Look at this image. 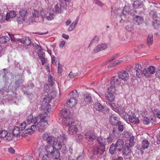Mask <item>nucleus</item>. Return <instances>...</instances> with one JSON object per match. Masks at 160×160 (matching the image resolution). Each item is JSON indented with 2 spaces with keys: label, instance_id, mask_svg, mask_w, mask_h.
<instances>
[{
  "label": "nucleus",
  "instance_id": "58836bf2",
  "mask_svg": "<svg viewBox=\"0 0 160 160\" xmlns=\"http://www.w3.org/2000/svg\"><path fill=\"white\" fill-rule=\"evenodd\" d=\"M7 134V131L5 130H2V128H0V138H6Z\"/></svg>",
  "mask_w": 160,
  "mask_h": 160
},
{
  "label": "nucleus",
  "instance_id": "09e8293b",
  "mask_svg": "<svg viewBox=\"0 0 160 160\" xmlns=\"http://www.w3.org/2000/svg\"><path fill=\"white\" fill-rule=\"evenodd\" d=\"M13 136V134L7 132V134L6 135V139L8 141H10L12 139Z\"/></svg>",
  "mask_w": 160,
  "mask_h": 160
},
{
  "label": "nucleus",
  "instance_id": "de8ad7c7",
  "mask_svg": "<svg viewBox=\"0 0 160 160\" xmlns=\"http://www.w3.org/2000/svg\"><path fill=\"white\" fill-rule=\"evenodd\" d=\"M142 120L143 123L145 125H148L150 123V121L147 117H144Z\"/></svg>",
  "mask_w": 160,
  "mask_h": 160
},
{
  "label": "nucleus",
  "instance_id": "0eeeda50",
  "mask_svg": "<svg viewBox=\"0 0 160 160\" xmlns=\"http://www.w3.org/2000/svg\"><path fill=\"white\" fill-rule=\"evenodd\" d=\"M45 150L48 154L49 155H52V158L54 159L58 158L59 156V153L57 151H56L57 155L54 157V153H55L56 151L53 146L52 145H47L45 147Z\"/></svg>",
  "mask_w": 160,
  "mask_h": 160
},
{
  "label": "nucleus",
  "instance_id": "c756f323",
  "mask_svg": "<svg viewBox=\"0 0 160 160\" xmlns=\"http://www.w3.org/2000/svg\"><path fill=\"white\" fill-rule=\"evenodd\" d=\"M97 142L99 144V146H105V139L102 137H98L97 138Z\"/></svg>",
  "mask_w": 160,
  "mask_h": 160
},
{
  "label": "nucleus",
  "instance_id": "393cba45",
  "mask_svg": "<svg viewBox=\"0 0 160 160\" xmlns=\"http://www.w3.org/2000/svg\"><path fill=\"white\" fill-rule=\"evenodd\" d=\"M78 17H77L76 20L70 25L68 30L69 31H71L75 28L76 26L78 23Z\"/></svg>",
  "mask_w": 160,
  "mask_h": 160
},
{
  "label": "nucleus",
  "instance_id": "dca6fc26",
  "mask_svg": "<svg viewBox=\"0 0 160 160\" xmlns=\"http://www.w3.org/2000/svg\"><path fill=\"white\" fill-rule=\"evenodd\" d=\"M38 116L37 117H35L34 119H33L32 116L30 115L27 117L26 122L28 124H29L31 123L35 124L38 122V120L39 118H38Z\"/></svg>",
  "mask_w": 160,
  "mask_h": 160
},
{
  "label": "nucleus",
  "instance_id": "052dcab7",
  "mask_svg": "<svg viewBox=\"0 0 160 160\" xmlns=\"http://www.w3.org/2000/svg\"><path fill=\"white\" fill-rule=\"evenodd\" d=\"M117 109L120 112L123 113L124 111V108L122 106H118L117 107Z\"/></svg>",
  "mask_w": 160,
  "mask_h": 160
},
{
  "label": "nucleus",
  "instance_id": "13d9d810",
  "mask_svg": "<svg viewBox=\"0 0 160 160\" xmlns=\"http://www.w3.org/2000/svg\"><path fill=\"white\" fill-rule=\"evenodd\" d=\"M78 74L77 73H74L72 72H70L68 75V76L70 78H73L78 75Z\"/></svg>",
  "mask_w": 160,
  "mask_h": 160
},
{
  "label": "nucleus",
  "instance_id": "49530a36",
  "mask_svg": "<svg viewBox=\"0 0 160 160\" xmlns=\"http://www.w3.org/2000/svg\"><path fill=\"white\" fill-rule=\"evenodd\" d=\"M154 114L155 117L160 119V111L159 110L157 109L155 110Z\"/></svg>",
  "mask_w": 160,
  "mask_h": 160
},
{
  "label": "nucleus",
  "instance_id": "3c124183",
  "mask_svg": "<svg viewBox=\"0 0 160 160\" xmlns=\"http://www.w3.org/2000/svg\"><path fill=\"white\" fill-rule=\"evenodd\" d=\"M32 14L33 17V18H38L39 16L38 12L37 10H33L32 12Z\"/></svg>",
  "mask_w": 160,
  "mask_h": 160
},
{
  "label": "nucleus",
  "instance_id": "423d86ee",
  "mask_svg": "<svg viewBox=\"0 0 160 160\" xmlns=\"http://www.w3.org/2000/svg\"><path fill=\"white\" fill-rule=\"evenodd\" d=\"M137 76L140 78L143 75L144 76H148V74L146 71V68L143 69L142 66L139 64H136L135 68Z\"/></svg>",
  "mask_w": 160,
  "mask_h": 160
},
{
  "label": "nucleus",
  "instance_id": "a878e982",
  "mask_svg": "<svg viewBox=\"0 0 160 160\" xmlns=\"http://www.w3.org/2000/svg\"><path fill=\"white\" fill-rule=\"evenodd\" d=\"M84 102L86 104L90 103L91 102L92 98L89 94H86L84 95Z\"/></svg>",
  "mask_w": 160,
  "mask_h": 160
},
{
  "label": "nucleus",
  "instance_id": "9b49d317",
  "mask_svg": "<svg viewBox=\"0 0 160 160\" xmlns=\"http://www.w3.org/2000/svg\"><path fill=\"white\" fill-rule=\"evenodd\" d=\"M96 138V136L93 132H88L86 133L85 139L89 142H93Z\"/></svg>",
  "mask_w": 160,
  "mask_h": 160
},
{
  "label": "nucleus",
  "instance_id": "f03ea898",
  "mask_svg": "<svg viewBox=\"0 0 160 160\" xmlns=\"http://www.w3.org/2000/svg\"><path fill=\"white\" fill-rule=\"evenodd\" d=\"M124 144V142L122 139H118L115 144L112 143L111 145L109 150L110 153L113 155L116 151L120 152L123 148Z\"/></svg>",
  "mask_w": 160,
  "mask_h": 160
},
{
  "label": "nucleus",
  "instance_id": "c03bdc74",
  "mask_svg": "<svg viewBox=\"0 0 160 160\" xmlns=\"http://www.w3.org/2000/svg\"><path fill=\"white\" fill-rule=\"evenodd\" d=\"M118 129L119 132H122L123 131L124 128L123 123L120 121L118 124Z\"/></svg>",
  "mask_w": 160,
  "mask_h": 160
},
{
  "label": "nucleus",
  "instance_id": "864d4df0",
  "mask_svg": "<svg viewBox=\"0 0 160 160\" xmlns=\"http://www.w3.org/2000/svg\"><path fill=\"white\" fill-rule=\"evenodd\" d=\"M24 18H22L21 16L18 17L17 18V21L18 23L22 24L25 20Z\"/></svg>",
  "mask_w": 160,
  "mask_h": 160
},
{
  "label": "nucleus",
  "instance_id": "ddd939ff",
  "mask_svg": "<svg viewBox=\"0 0 160 160\" xmlns=\"http://www.w3.org/2000/svg\"><path fill=\"white\" fill-rule=\"evenodd\" d=\"M107 48V45L105 43H102L98 45L93 50V52L95 53L99 52L100 51L105 50Z\"/></svg>",
  "mask_w": 160,
  "mask_h": 160
},
{
  "label": "nucleus",
  "instance_id": "603ef678",
  "mask_svg": "<svg viewBox=\"0 0 160 160\" xmlns=\"http://www.w3.org/2000/svg\"><path fill=\"white\" fill-rule=\"evenodd\" d=\"M133 29V28L132 24L127 25L126 27V30L128 32H130L132 31Z\"/></svg>",
  "mask_w": 160,
  "mask_h": 160
},
{
  "label": "nucleus",
  "instance_id": "a18cd8bd",
  "mask_svg": "<svg viewBox=\"0 0 160 160\" xmlns=\"http://www.w3.org/2000/svg\"><path fill=\"white\" fill-rule=\"evenodd\" d=\"M48 81L49 84L51 85H52L53 84L54 82V80L52 77L51 76H49L48 77Z\"/></svg>",
  "mask_w": 160,
  "mask_h": 160
},
{
  "label": "nucleus",
  "instance_id": "72a5a7b5",
  "mask_svg": "<svg viewBox=\"0 0 160 160\" xmlns=\"http://www.w3.org/2000/svg\"><path fill=\"white\" fill-rule=\"evenodd\" d=\"M150 17L152 19H155L158 17V15L156 12L154 10L150 11L149 13Z\"/></svg>",
  "mask_w": 160,
  "mask_h": 160
},
{
  "label": "nucleus",
  "instance_id": "c9c22d12",
  "mask_svg": "<svg viewBox=\"0 0 160 160\" xmlns=\"http://www.w3.org/2000/svg\"><path fill=\"white\" fill-rule=\"evenodd\" d=\"M21 42L26 46H29L31 44V41L29 37L26 38L21 41Z\"/></svg>",
  "mask_w": 160,
  "mask_h": 160
},
{
  "label": "nucleus",
  "instance_id": "4468645a",
  "mask_svg": "<svg viewBox=\"0 0 160 160\" xmlns=\"http://www.w3.org/2000/svg\"><path fill=\"white\" fill-rule=\"evenodd\" d=\"M105 146H99V147H97V146H95L93 148V151L95 154H98L100 155H102L105 149Z\"/></svg>",
  "mask_w": 160,
  "mask_h": 160
},
{
  "label": "nucleus",
  "instance_id": "4d7b16f0",
  "mask_svg": "<svg viewBox=\"0 0 160 160\" xmlns=\"http://www.w3.org/2000/svg\"><path fill=\"white\" fill-rule=\"evenodd\" d=\"M99 40V37L98 36H95L91 40L90 44L93 43H95Z\"/></svg>",
  "mask_w": 160,
  "mask_h": 160
},
{
  "label": "nucleus",
  "instance_id": "f257e3e1",
  "mask_svg": "<svg viewBox=\"0 0 160 160\" xmlns=\"http://www.w3.org/2000/svg\"><path fill=\"white\" fill-rule=\"evenodd\" d=\"M59 115L62 118V123L65 126L69 125L74 123L72 119L69 117L70 112L65 109L62 110L60 112Z\"/></svg>",
  "mask_w": 160,
  "mask_h": 160
},
{
  "label": "nucleus",
  "instance_id": "f8f14e48",
  "mask_svg": "<svg viewBox=\"0 0 160 160\" xmlns=\"http://www.w3.org/2000/svg\"><path fill=\"white\" fill-rule=\"evenodd\" d=\"M118 76L121 79L124 81H127L129 79V75L127 72L122 71L118 73Z\"/></svg>",
  "mask_w": 160,
  "mask_h": 160
},
{
  "label": "nucleus",
  "instance_id": "680f3d73",
  "mask_svg": "<svg viewBox=\"0 0 160 160\" xmlns=\"http://www.w3.org/2000/svg\"><path fill=\"white\" fill-rule=\"evenodd\" d=\"M26 122H24L21 124V129L20 130L21 131H22L25 128L26 126Z\"/></svg>",
  "mask_w": 160,
  "mask_h": 160
},
{
  "label": "nucleus",
  "instance_id": "6e6d98bb",
  "mask_svg": "<svg viewBox=\"0 0 160 160\" xmlns=\"http://www.w3.org/2000/svg\"><path fill=\"white\" fill-rule=\"evenodd\" d=\"M6 16L2 14H0V23L6 20Z\"/></svg>",
  "mask_w": 160,
  "mask_h": 160
},
{
  "label": "nucleus",
  "instance_id": "4c0bfd02",
  "mask_svg": "<svg viewBox=\"0 0 160 160\" xmlns=\"http://www.w3.org/2000/svg\"><path fill=\"white\" fill-rule=\"evenodd\" d=\"M153 36L152 34H149L147 39V42L148 46L151 45L153 43Z\"/></svg>",
  "mask_w": 160,
  "mask_h": 160
},
{
  "label": "nucleus",
  "instance_id": "ea45409f",
  "mask_svg": "<svg viewBox=\"0 0 160 160\" xmlns=\"http://www.w3.org/2000/svg\"><path fill=\"white\" fill-rule=\"evenodd\" d=\"M62 2H61V4H57L55 7V10L56 12L59 13L62 11L61 4H62Z\"/></svg>",
  "mask_w": 160,
  "mask_h": 160
},
{
  "label": "nucleus",
  "instance_id": "2f4dec72",
  "mask_svg": "<svg viewBox=\"0 0 160 160\" xmlns=\"http://www.w3.org/2000/svg\"><path fill=\"white\" fill-rule=\"evenodd\" d=\"M149 142L148 140L145 139L143 140L142 142V148L143 149H144L147 148L149 146Z\"/></svg>",
  "mask_w": 160,
  "mask_h": 160
},
{
  "label": "nucleus",
  "instance_id": "79ce46f5",
  "mask_svg": "<svg viewBox=\"0 0 160 160\" xmlns=\"http://www.w3.org/2000/svg\"><path fill=\"white\" fill-rule=\"evenodd\" d=\"M107 104L111 107L113 110L117 109V107L113 101L109 102L107 103Z\"/></svg>",
  "mask_w": 160,
  "mask_h": 160
},
{
  "label": "nucleus",
  "instance_id": "e2e57ef3",
  "mask_svg": "<svg viewBox=\"0 0 160 160\" xmlns=\"http://www.w3.org/2000/svg\"><path fill=\"white\" fill-rule=\"evenodd\" d=\"M122 61V60H118L117 62H113L112 65H111L110 67H114L116 65H118L119 64L121 63Z\"/></svg>",
  "mask_w": 160,
  "mask_h": 160
},
{
  "label": "nucleus",
  "instance_id": "4be33fe9",
  "mask_svg": "<svg viewBox=\"0 0 160 160\" xmlns=\"http://www.w3.org/2000/svg\"><path fill=\"white\" fill-rule=\"evenodd\" d=\"M58 140V138H55L53 136H50L47 139L46 142L48 143H49V145H52L54 143H55V141Z\"/></svg>",
  "mask_w": 160,
  "mask_h": 160
},
{
  "label": "nucleus",
  "instance_id": "1a4fd4ad",
  "mask_svg": "<svg viewBox=\"0 0 160 160\" xmlns=\"http://www.w3.org/2000/svg\"><path fill=\"white\" fill-rule=\"evenodd\" d=\"M96 110L100 112H102L105 114L108 113L109 112L108 108H104L103 106L99 102H95L93 106Z\"/></svg>",
  "mask_w": 160,
  "mask_h": 160
},
{
  "label": "nucleus",
  "instance_id": "bf43d9fd",
  "mask_svg": "<svg viewBox=\"0 0 160 160\" xmlns=\"http://www.w3.org/2000/svg\"><path fill=\"white\" fill-rule=\"evenodd\" d=\"M119 55V54L118 53H117L114 55L110 57L109 58V59L108 60L109 61V62H111L112 61L115 59L116 58L118 57Z\"/></svg>",
  "mask_w": 160,
  "mask_h": 160
},
{
  "label": "nucleus",
  "instance_id": "6ab92c4d",
  "mask_svg": "<svg viewBox=\"0 0 160 160\" xmlns=\"http://www.w3.org/2000/svg\"><path fill=\"white\" fill-rule=\"evenodd\" d=\"M121 79L119 77H114L112 81H111V86H113L115 88L114 85H118L120 83Z\"/></svg>",
  "mask_w": 160,
  "mask_h": 160
},
{
  "label": "nucleus",
  "instance_id": "37998d69",
  "mask_svg": "<svg viewBox=\"0 0 160 160\" xmlns=\"http://www.w3.org/2000/svg\"><path fill=\"white\" fill-rule=\"evenodd\" d=\"M127 149L128 150H126V149H124L122 151L123 154L125 156L129 155L131 152V149L129 148H128V147H127Z\"/></svg>",
  "mask_w": 160,
  "mask_h": 160
},
{
  "label": "nucleus",
  "instance_id": "8fccbe9b",
  "mask_svg": "<svg viewBox=\"0 0 160 160\" xmlns=\"http://www.w3.org/2000/svg\"><path fill=\"white\" fill-rule=\"evenodd\" d=\"M140 5V2L138 1H135L133 2V7L135 9L137 8Z\"/></svg>",
  "mask_w": 160,
  "mask_h": 160
},
{
  "label": "nucleus",
  "instance_id": "5fc2aeb1",
  "mask_svg": "<svg viewBox=\"0 0 160 160\" xmlns=\"http://www.w3.org/2000/svg\"><path fill=\"white\" fill-rule=\"evenodd\" d=\"M128 15V12H125L124 11H123L121 16L122 17L121 20L123 19V17L124 18H127V17Z\"/></svg>",
  "mask_w": 160,
  "mask_h": 160
},
{
  "label": "nucleus",
  "instance_id": "338daca9",
  "mask_svg": "<svg viewBox=\"0 0 160 160\" xmlns=\"http://www.w3.org/2000/svg\"><path fill=\"white\" fill-rule=\"evenodd\" d=\"M95 3L98 6L102 7L103 6V3H102L99 0H94Z\"/></svg>",
  "mask_w": 160,
  "mask_h": 160
},
{
  "label": "nucleus",
  "instance_id": "7c9ffc66",
  "mask_svg": "<svg viewBox=\"0 0 160 160\" xmlns=\"http://www.w3.org/2000/svg\"><path fill=\"white\" fill-rule=\"evenodd\" d=\"M20 131H21L18 126H16L14 127L13 130V134L14 135L16 136L18 135L20 136Z\"/></svg>",
  "mask_w": 160,
  "mask_h": 160
},
{
  "label": "nucleus",
  "instance_id": "aec40b11",
  "mask_svg": "<svg viewBox=\"0 0 160 160\" xmlns=\"http://www.w3.org/2000/svg\"><path fill=\"white\" fill-rule=\"evenodd\" d=\"M119 132L117 128L114 127L113 128L112 133L111 135L113 138H117L121 135Z\"/></svg>",
  "mask_w": 160,
  "mask_h": 160
},
{
  "label": "nucleus",
  "instance_id": "0e129e2a",
  "mask_svg": "<svg viewBox=\"0 0 160 160\" xmlns=\"http://www.w3.org/2000/svg\"><path fill=\"white\" fill-rule=\"evenodd\" d=\"M62 65L59 63L58 64V73L59 74H61L62 72Z\"/></svg>",
  "mask_w": 160,
  "mask_h": 160
},
{
  "label": "nucleus",
  "instance_id": "f704fd0d",
  "mask_svg": "<svg viewBox=\"0 0 160 160\" xmlns=\"http://www.w3.org/2000/svg\"><path fill=\"white\" fill-rule=\"evenodd\" d=\"M152 26L155 29H158L160 27V21L156 20L153 21Z\"/></svg>",
  "mask_w": 160,
  "mask_h": 160
},
{
  "label": "nucleus",
  "instance_id": "a19ab883",
  "mask_svg": "<svg viewBox=\"0 0 160 160\" xmlns=\"http://www.w3.org/2000/svg\"><path fill=\"white\" fill-rule=\"evenodd\" d=\"M134 137L133 136H131L129 138V145L130 147H132L134 144Z\"/></svg>",
  "mask_w": 160,
  "mask_h": 160
},
{
  "label": "nucleus",
  "instance_id": "c85d7f7f",
  "mask_svg": "<svg viewBox=\"0 0 160 160\" xmlns=\"http://www.w3.org/2000/svg\"><path fill=\"white\" fill-rule=\"evenodd\" d=\"M19 15L22 18H24L25 19L26 18L28 13L26 9H21L19 11Z\"/></svg>",
  "mask_w": 160,
  "mask_h": 160
},
{
  "label": "nucleus",
  "instance_id": "e433bc0d",
  "mask_svg": "<svg viewBox=\"0 0 160 160\" xmlns=\"http://www.w3.org/2000/svg\"><path fill=\"white\" fill-rule=\"evenodd\" d=\"M10 37H2L0 38V43L3 44L8 42L9 40Z\"/></svg>",
  "mask_w": 160,
  "mask_h": 160
},
{
  "label": "nucleus",
  "instance_id": "f3484780",
  "mask_svg": "<svg viewBox=\"0 0 160 160\" xmlns=\"http://www.w3.org/2000/svg\"><path fill=\"white\" fill-rule=\"evenodd\" d=\"M109 122L110 123L113 125L116 126L120 122L119 118L114 115H112L110 118Z\"/></svg>",
  "mask_w": 160,
  "mask_h": 160
},
{
  "label": "nucleus",
  "instance_id": "774afa93",
  "mask_svg": "<svg viewBox=\"0 0 160 160\" xmlns=\"http://www.w3.org/2000/svg\"><path fill=\"white\" fill-rule=\"evenodd\" d=\"M113 137H112V135L110 134L109 137H108L107 138V141L109 143H111L113 139H112V138Z\"/></svg>",
  "mask_w": 160,
  "mask_h": 160
},
{
  "label": "nucleus",
  "instance_id": "39448f33",
  "mask_svg": "<svg viewBox=\"0 0 160 160\" xmlns=\"http://www.w3.org/2000/svg\"><path fill=\"white\" fill-rule=\"evenodd\" d=\"M115 88L113 86L108 88L107 91L105 94V98L107 100L106 103L113 101L115 98V97L112 93L115 92Z\"/></svg>",
  "mask_w": 160,
  "mask_h": 160
},
{
  "label": "nucleus",
  "instance_id": "bb28decb",
  "mask_svg": "<svg viewBox=\"0 0 160 160\" xmlns=\"http://www.w3.org/2000/svg\"><path fill=\"white\" fill-rule=\"evenodd\" d=\"M16 16V14L15 11H10L9 13L7 14L6 20L8 21L10 18H13Z\"/></svg>",
  "mask_w": 160,
  "mask_h": 160
},
{
  "label": "nucleus",
  "instance_id": "473e14b6",
  "mask_svg": "<svg viewBox=\"0 0 160 160\" xmlns=\"http://www.w3.org/2000/svg\"><path fill=\"white\" fill-rule=\"evenodd\" d=\"M71 97L70 98H73L76 99L78 96V94L77 90H75L72 91L70 94Z\"/></svg>",
  "mask_w": 160,
  "mask_h": 160
},
{
  "label": "nucleus",
  "instance_id": "5701e85b",
  "mask_svg": "<svg viewBox=\"0 0 160 160\" xmlns=\"http://www.w3.org/2000/svg\"><path fill=\"white\" fill-rule=\"evenodd\" d=\"M38 56L39 57V59L41 60L42 64L44 65V64L46 62V59L45 58V53L43 52H40L38 53Z\"/></svg>",
  "mask_w": 160,
  "mask_h": 160
},
{
  "label": "nucleus",
  "instance_id": "7ed1b4c3",
  "mask_svg": "<svg viewBox=\"0 0 160 160\" xmlns=\"http://www.w3.org/2000/svg\"><path fill=\"white\" fill-rule=\"evenodd\" d=\"M38 118H39L40 121L39 123H38V130L39 132H42L46 128L48 124L47 122L48 118L45 115H44L42 113L40 114Z\"/></svg>",
  "mask_w": 160,
  "mask_h": 160
},
{
  "label": "nucleus",
  "instance_id": "b1692460",
  "mask_svg": "<svg viewBox=\"0 0 160 160\" xmlns=\"http://www.w3.org/2000/svg\"><path fill=\"white\" fill-rule=\"evenodd\" d=\"M146 71L147 72L148 74L149 75L148 76H145L148 78L150 76V74H153L155 72V68L152 66H149L147 69L146 68Z\"/></svg>",
  "mask_w": 160,
  "mask_h": 160
},
{
  "label": "nucleus",
  "instance_id": "412c9836",
  "mask_svg": "<svg viewBox=\"0 0 160 160\" xmlns=\"http://www.w3.org/2000/svg\"><path fill=\"white\" fill-rule=\"evenodd\" d=\"M51 95L50 94L46 95H42L41 96V98L43 100L42 101L43 102H44L46 104L49 103L51 99Z\"/></svg>",
  "mask_w": 160,
  "mask_h": 160
},
{
  "label": "nucleus",
  "instance_id": "2eb2a0df",
  "mask_svg": "<svg viewBox=\"0 0 160 160\" xmlns=\"http://www.w3.org/2000/svg\"><path fill=\"white\" fill-rule=\"evenodd\" d=\"M77 99L70 98L66 103V105L67 107L71 108L75 106L77 103Z\"/></svg>",
  "mask_w": 160,
  "mask_h": 160
},
{
  "label": "nucleus",
  "instance_id": "69168bd1",
  "mask_svg": "<svg viewBox=\"0 0 160 160\" xmlns=\"http://www.w3.org/2000/svg\"><path fill=\"white\" fill-rule=\"evenodd\" d=\"M38 126V124H35L32 125L31 127L30 130H32V131H34L35 130L38 128V127H37Z\"/></svg>",
  "mask_w": 160,
  "mask_h": 160
},
{
  "label": "nucleus",
  "instance_id": "6e6552de",
  "mask_svg": "<svg viewBox=\"0 0 160 160\" xmlns=\"http://www.w3.org/2000/svg\"><path fill=\"white\" fill-rule=\"evenodd\" d=\"M40 15L43 18H46L47 20L51 21L54 19V15L52 13H51L46 10L42 11L40 12Z\"/></svg>",
  "mask_w": 160,
  "mask_h": 160
},
{
  "label": "nucleus",
  "instance_id": "cd10ccee",
  "mask_svg": "<svg viewBox=\"0 0 160 160\" xmlns=\"http://www.w3.org/2000/svg\"><path fill=\"white\" fill-rule=\"evenodd\" d=\"M129 120L130 122L134 124L138 123L139 122L138 118L134 116L133 115L132 116H130Z\"/></svg>",
  "mask_w": 160,
  "mask_h": 160
},
{
  "label": "nucleus",
  "instance_id": "a211bd4d",
  "mask_svg": "<svg viewBox=\"0 0 160 160\" xmlns=\"http://www.w3.org/2000/svg\"><path fill=\"white\" fill-rule=\"evenodd\" d=\"M143 18L140 16H136L133 18L134 23L136 25H139L142 24L143 21Z\"/></svg>",
  "mask_w": 160,
  "mask_h": 160
},
{
  "label": "nucleus",
  "instance_id": "20e7f679",
  "mask_svg": "<svg viewBox=\"0 0 160 160\" xmlns=\"http://www.w3.org/2000/svg\"><path fill=\"white\" fill-rule=\"evenodd\" d=\"M58 140L55 141V142L52 145L55 149L56 151L62 148V143L64 144L67 140V136L63 134L58 137Z\"/></svg>",
  "mask_w": 160,
  "mask_h": 160
},
{
  "label": "nucleus",
  "instance_id": "9d476101",
  "mask_svg": "<svg viewBox=\"0 0 160 160\" xmlns=\"http://www.w3.org/2000/svg\"><path fill=\"white\" fill-rule=\"evenodd\" d=\"M70 124L69 125L66 126H68V133L69 134L71 135H73L76 134L78 131V129L77 126L74 125Z\"/></svg>",
  "mask_w": 160,
  "mask_h": 160
}]
</instances>
